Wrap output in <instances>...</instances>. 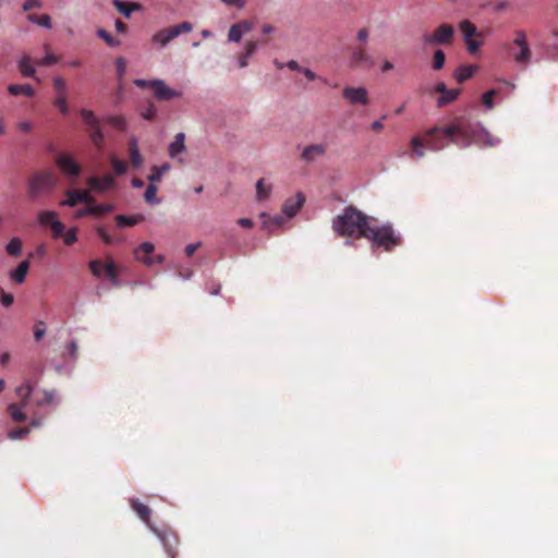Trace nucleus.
<instances>
[{
	"mask_svg": "<svg viewBox=\"0 0 558 558\" xmlns=\"http://www.w3.org/2000/svg\"><path fill=\"white\" fill-rule=\"evenodd\" d=\"M499 142L478 123L463 117L454 119L446 128H433L425 133V143L432 150H440L449 143L461 147H468L473 143L493 147Z\"/></svg>",
	"mask_w": 558,
	"mask_h": 558,
	"instance_id": "obj_1",
	"label": "nucleus"
},
{
	"mask_svg": "<svg viewBox=\"0 0 558 558\" xmlns=\"http://www.w3.org/2000/svg\"><path fill=\"white\" fill-rule=\"evenodd\" d=\"M373 218L354 206H348L332 221V229L339 236L364 238V232Z\"/></svg>",
	"mask_w": 558,
	"mask_h": 558,
	"instance_id": "obj_2",
	"label": "nucleus"
},
{
	"mask_svg": "<svg viewBox=\"0 0 558 558\" xmlns=\"http://www.w3.org/2000/svg\"><path fill=\"white\" fill-rule=\"evenodd\" d=\"M373 220L364 232V238L372 242V247H381L387 252H390L393 247L399 246L402 242L400 234L396 233L391 225H374Z\"/></svg>",
	"mask_w": 558,
	"mask_h": 558,
	"instance_id": "obj_3",
	"label": "nucleus"
},
{
	"mask_svg": "<svg viewBox=\"0 0 558 558\" xmlns=\"http://www.w3.org/2000/svg\"><path fill=\"white\" fill-rule=\"evenodd\" d=\"M134 84L140 88H150L153 90V95L157 100L165 101L171 100L174 98L182 97V93L180 90L170 88L165 81L156 78L151 81L136 78Z\"/></svg>",
	"mask_w": 558,
	"mask_h": 558,
	"instance_id": "obj_4",
	"label": "nucleus"
},
{
	"mask_svg": "<svg viewBox=\"0 0 558 558\" xmlns=\"http://www.w3.org/2000/svg\"><path fill=\"white\" fill-rule=\"evenodd\" d=\"M56 185L57 179L51 171L37 172L29 180V196L32 198H37L41 194L51 191Z\"/></svg>",
	"mask_w": 558,
	"mask_h": 558,
	"instance_id": "obj_5",
	"label": "nucleus"
},
{
	"mask_svg": "<svg viewBox=\"0 0 558 558\" xmlns=\"http://www.w3.org/2000/svg\"><path fill=\"white\" fill-rule=\"evenodd\" d=\"M192 29L193 26L191 23L182 22L172 27L163 28L155 33L151 37V41L163 48L179 35L190 33Z\"/></svg>",
	"mask_w": 558,
	"mask_h": 558,
	"instance_id": "obj_6",
	"label": "nucleus"
},
{
	"mask_svg": "<svg viewBox=\"0 0 558 558\" xmlns=\"http://www.w3.org/2000/svg\"><path fill=\"white\" fill-rule=\"evenodd\" d=\"M454 38V28L450 24H441L433 33L423 35V41L426 45H451Z\"/></svg>",
	"mask_w": 558,
	"mask_h": 558,
	"instance_id": "obj_7",
	"label": "nucleus"
},
{
	"mask_svg": "<svg viewBox=\"0 0 558 558\" xmlns=\"http://www.w3.org/2000/svg\"><path fill=\"white\" fill-rule=\"evenodd\" d=\"M81 117L84 123L87 125L90 141L96 147L101 148L104 142V133L100 128L99 119L92 110L88 109H82Z\"/></svg>",
	"mask_w": 558,
	"mask_h": 558,
	"instance_id": "obj_8",
	"label": "nucleus"
},
{
	"mask_svg": "<svg viewBox=\"0 0 558 558\" xmlns=\"http://www.w3.org/2000/svg\"><path fill=\"white\" fill-rule=\"evenodd\" d=\"M515 38L513 39V46H517L519 50L513 52V59L519 64H527L532 57V51L529 47L526 35L523 31H515Z\"/></svg>",
	"mask_w": 558,
	"mask_h": 558,
	"instance_id": "obj_9",
	"label": "nucleus"
},
{
	"mask_svg": "<svg viewBox=\"0 0 558 558\" xmlns=\"http://www.w3.org/2000/svg\"><path fill=\"white\" fill-rule=\"evenodd\" d=\"M155 251V245L151 242H143L134 251V256L137 260L142 262L146 266H153L155 264H162L165 262L163 255L151 256Z\"/></svg>",
	"mask_w": 558,
	"mask_h": 558,
	"instance_id": "obj_10",
	"label": "nucleus"
},
{
	"mask_svg": "<svg viewBox=\"0 0 558 558\" xmlns=\"http://www.w3.org/2000/svg\"><path fill=\"white\" fill-rule=\"evenodd\" d=\"M56 165L60 169V171L69 178H77L82 172L81 165L75 160V158L70 155L62 153L58 155L56 159Z\"/></svg>",
	"mask_w": 558,
	"mask_h": 558,
	"instance_id": "obj_11",
	"label": "nucleus"
},
{
	"mask_svg": "<svg viewBox=\"0 0 558 558\" xmlns=\"http://www.w3.org/2000/svg\"><path fill=\"white\" fill-rule=\"evenodd\" d=\"M275 32V27L270 24H264L260 29V36L256 39L246 40V59L253 54L259 46L266 45L270 40V35Z\"/></svg>",
	"mask_w": 558,
	"mask_h": 558,
	"instance_id": "obj_12",
	"label": "nucleus"
},
{
	"mask_svg": "<svg viewBox=\"0 0 558 558\" xmlns=\"http://www.w3.org/2000/svg\"><path fill=\"white\" fill-rule=\"evenodd\" d=\"M342 96L352 105L367 106L369 104L368 93L365 87L347 86L342 90Z\"/></svg>",
	"mask_w": 558,
	"mask_h": 558,
	"instance_id": "obj_13",
	"label": "nucleus"
},
{
	"mask_svg": "<svg viewBox=\"0 0 558 558\" xmlns=\"http://www.w3.org/2000/svg\"><path fill=\"white\" fill-rule=\"evenodd\" d=\"M328 150V144L327 143H315L311 144L304 147V149L301 153V160L310 163L314 162L316 159L322 158L326 155Z\"/></svg>",
	"mask_w": 558,
	"mask_h": 558,
	"instance_id": "obj_14",
	"label": "nucleus"
},
{
	"mask_svg": "<svg viewBox=\"0 0 558 558\" xmlns=\"http://www.w3.org/2000/svg\"><path fill=\"white\" fill-rule=\"evenodd\" d=\"M435 92L440 95L437 100L438 107H444L454 101L460 95L461 89H448L445 83L439 82L435 85Z\"/></svg>",
	"mask_w": 558,
	"mask_h": 558,
	"instance_id": "obj_15",
	"label": "nucleus"
},
{
	"mask_svg": "<svg viewBox=\"0 0 558 558\" xmlns=\"http://www.w3.org/2000/svg\"><path fill=\"white\" fill-rule=\"evenodd\" d=\"M86 183L90 190L100 192V193L107 192V191L113 189L116 185V181L111 174H106L102 178H99L96 175L90 177L87 179Z\"/></svg>",
	"mask_w": 558,
	"mask_h": 558,
	"instance_id": "obj_16",
	"label": "nucleus"
},
{
	"mask_svg": "<svg viewBox=\"0 0 558 558\" xmlns=\"http://www.w3.org/2000/svg\"><path fill=\"white\" fill-rule=\"evenodd\" d=\"M158 536L163 545V548L169 558H177L178 550L177 547L179 545L178 536L172 532H163L158 533Z\"/></svg>",
	"mask_w": 558,
	"mask_h": 558,
	"instance_id": "obj_17",
	"label": "nucleus"
},
{
	"mask_svg": "<svg viewBox=\"0 0 558 558\" xmlns=\"http://www.w3.org/2000/svg\"><path fill=\"white\" fill-rule=\"evenodd\" d=\"M304 202V195L302 193H296L295 196L290 197L284 202L282 206V213L284 216H287V218L291 219L303 207Z\"/></svg>",
	"mask_w": 558,
	"mask_h": 558,
	"instance_id": "obj_18",
	"label": "nucleus"
},
{
	"mask_svg": "<svg viewBox=\"0 0 558 558\" xmlns=\"http://www.w3.org/2000/svg\"><path fill=\"white\" fill-rule=\"evenodd\" d=\"M351 62L355 66L373 68L375 65V61L362 47H357L352 50Z\"/></svg>",
	"mask_w": 558,
	"mask_h": 558,
	"instance_id": "obj_19",
	"label": "nucleus"
},
{
	"mask_svg": "<svg viewBox=\"0 0 558 558\" xmlns=\"http://www.w3.org/2000/svg\"><path fill=\"white\" fill-rule=\"evenodd\" d=\"M262 218V227L264 230L268 231V233H272L276 229L282 228L289 218L282 217L281 215H276L274 217H269L266 214L260 215Z\"/></svg>",
	"mask_w": 558,
	"mask_h": 558,
	"instance_id": "obj_20",
	"label": "nucleus"
},
{
	"mask_svg": "<svg viewBox=\"0 0 558 558\" xmlns=\"http://www.w3.org/2000/svg\"><path fill=\"white\" fill-rule=\"evenodd\" d=\"M255 198L258 203L267 201L272 192V184L265 178L259 179L255 184Z\"/></svg>",
	"mask_w": 558,
	"mask_h": 558,
	"instance_id": "obj_21",
	"label": "nucleus"
},
{
	"mask_svg": "<svg viewBox=\"0 0 558 558\" xmlns=\"http://www.w3.org/2000/svg\"><path fill=\"white\" fill-rule=\"evenodd\" d=\"M113 7L125 17H130L132 12L142 9V5L137 2H124L121 0H112Z\"/></svg>",
	"mask_w": 558,
	"mask_h": 558,
	"instance_id": "obj_22",
	"label": "nucleus"
},
{
	"mask_svg": "<svg viewBox=\"0 0 558 558\" xmlns=\"http://www.w3.org/2000/svg\"><path fill=\"white\" fill-rule=\"evenodd\" d=\"M34 387L29 383V380H25L22 385H20L15 392L20 398V403L22 407H27L29 403L31 396L33 393Z\"/></svg>",
	"mask_w": 558,
	"mask_h": 558,
	"instance_id": "obj_23",
	"label": "nucleus"
},
{
	"mask_svg": "<svg viewBox=\"0 0 558 558\" xmlns=\"http://www.w3.org/2000/svg\"><path fill=\"white\" fill-rule=\"evenodd\" d=\"M185 150V135L184 133H178L174 141L169 145V156L175 158Z\"/></svg>",
	"mask_w": 558,
	"mask_h": 558,
	"instance_id": "obj_24",
	"label": "nucleus"
},
{
	"mask_svg": "<svg viewBox=\"0 0 558 558\" xmlns=\"http://www.w3.org/2000/svg\"><path fill=\"white\" fill-rule=\"evenodd\" d=\"M28 270H29V260L28 259L23 260L19 264V266L14 270L11 271V274H10L11 279L15 283L21 284L25 281Z\"/></svg>",
	"mask_w": 558,
	"mask_h": 558,
	"instance_id": "obj_25",
	"label": "nucleus"
},
{
	"mask_svg": "<svg viewBox=\"0 0 558 558\" xmlns=\"http://www.w3.org/2000/svg\"><path fill=\"white\" fill-rule=\"evenodd\" d=\"M477 71V65H461L459 66L453 76L454 78L457 80L458 83H463L465 81H468L469 78H471L475 72Z\"/></svg>",
	"mask_w": 558,
	"mask_h": 558,
	"instance_id": "obj_26",
	"label": "nucleus"
},
{
	"mask_svg": "<svg viewBox=\"0 0 558 558\" xmlns=\"http://www.w3.org/2000/svg\"><path fill=\"white\" fill-rule=\"evenodd\" d=\"M129 153L131 163L136 168L141 167L143 163V157L140 153L137 141L134 137L129 142Z\"/></svg>",
	"mask_w": 558,
	"mask_h": 558,
	"instance_id": "obj_27",
	"label": "nucleus"
},
{
	"mask_svg": "<svg viewBox=\"0 0 558 558\" xmlns=\"http://www.w3.org/2000/svg\"><path fill=\"white\" fill-rule=\"evenodd\" d=\"M8 92L12 96L24 95L33 97L35 95V89L28 84H11L8 86Z\"/></svg>",
	"mask_w": 558,
	"mask_h": 558,
	"instance_id": "obj_28",
	"label": "nucleus"
},
{
	"mask_svg": "<svg viewBox=\"0 0 558 558\" xmlns=\"http://www.w3.org/2000/svg\"><path fill=\"white\" fill-rule=\"evenodd\" d=\"M459 28L464 37V40L473 39V37L480 36L476 26L469 20H463L459 24Z\"/></svg>",
	"mask_w": 558,
	"mask_h": 558,
	"instance_id": "obj_29",
	"label": "nucleus"
},
{
	"mask_svg": "<svg viewBox=\"0 0 558 558\" xmlns=\"http://www.w3.org/2000/svg\"><path fill=\"white\" fill-rule=\"evenodd\" d=\"M26 408L27 407H22V404L19 403H11L8 407V413L14 422L23 423L26 421V414L24 413V409Z\"/></svg>",
	"mask_w": 558,
	"mask_h": 558,
	"instance_id": "obj_30",
	"label": "nucleus"
},
{
	"mask_svg": "<svg viewBox=\"0 0 558 558\" xmlns=\"http://www.w3.org/2000/svg\"><path fill=\"white\" fill-rule=\"evenodd\" d=\"M143 220H144V217L142 215H137V216L118 215L116 217V223H117V227H119V228L133 227Z\"/></svg>",
	"mask_w": 558,
	"mask_h": 558,
	"instance_id": "obj_31",
	"label": "nucleus"
},
{
	"mask_svg": "<svg viewBox=\"0 0 558 558\" xmlns=\"http://www.w3.org/2000/svg\"><path fill=\"white\" fill-rule=\"evenodd\" d=\"M19 70L25 77H35V69L32 65L31 58L28 56H23L19 60Z\"/></svg>",
	"mask_w": 558,
	"mask_h": 558,
	"instance_id": "obj_32",
	"label": "nucleus"
},
{
	"mask_svg": "<svg viewBox=\"0 0 558 558\" xmlns=\"http://www.w3.org/2000/svg\"><path fill=\"white\" fill-rule=\"evenodd\" d=\"M132 508L133 510L136 512V514L145 522V523H149V519H150V509L148 506L137 501V500H133L132 501Z\"/></svg>",
	"mask_w": 558,
	"mask_h": 558,
	"instance_id": "obj_33",
	"label": "nucleus"
},
{
	"mask_svg": "<svg viewBox=\"0 0 558 558\" xmlns=\"http://www.w3.org/2000/svg\"><path fill=\"white\" fill-rule=\"evenodd\" d=\"M170 169L169 163H163L161 166H154L150 170V174L148 175V181L150 183H158L161 180V177L168 172Z\"/></svg>",
	"mask_w": 558,
	"mask_h": 558,
	"instance_id": "obj_34",
	"label": "nucleus"
},
{
	"mask_svg": "<svg viewBox=\"0 0 558 558\" xmlns=\"http://www.w3.org/2000/svg\"><path fill=\"white\" fill-rule=\"evenodd\" d=\"M96 232H97L98 236L107 245L118 244V243H121L123 241L122 238L113 236V235L109 234L108 231L106 230V228H104L101 226L96 228Z\"/></svg>",
	"mask_w": 558,
	"mask_h": 558,
	"instance_id": "obj_35",
	"label": "nucleus"
},
{
	"mask_svg": "<svg viewBox=\"0 0 558 558\" xmlns=\"http://www.w3.org/2000/svg\"><path fill=\"white\" fill-rule=\"evenodd\" d=\"M96 232H97L98 236L107 245L118 244V243H121L123 241L122 238L113 236V235L109 234L108 231L106 230V228H104L101 226L96 228Z\"/></svg>",
	"mask_w": 558,
	"mask_h": 558,
	"instance_id": "obj_36",
	"label": "nucleus"
},
{
	"mask_svg": "<svg viewBox=\"0 0 558 558\" xmlns=\"http://www.w3.org/2000/svg\"><path fill=\"white\" fill-rule=\"evenodd\" d=\"M37 219L41 226L50 227L53 222L58 220V214L52 210H43L38 213Z\"/></svg>",
	"mask_w": 558,
	"mask_h": 558,
	"instance_id": "obj_37",
	"label": "nucleus"
},
{
	"mask_svg": "<svg viewBox=\"0 0 558 558\" xmlns=\"http://www.w3.org/2000/svg\"><path fill=\"white\" fill-rule=\"evenodd\" d=\"M78 204H81V202H80V195H78L77 190L65 191V199L60 202L61 206H66V207H75Z\"/></svg>",
	"mask_w": 558,
	"mask_h": 558,
	"instance_id": "obj_38",
	"label": "nucleus"
},
{
	"mask_svg": "<svg viewBox=\"0 0 558 558\" xmlns=\"http://www.w3.org/2000/svg\"><path fill=\"white\" fill-rule=\"evenodd\" d=\"M8 255L17 257L22 253V241L19 238H13L5 246Z\"/></svg>",
	"mask_w": 558,
	"mask_h": 558,
	"instance_id": "obj_39",
	"label": "nucleus"
},
{
	"mask_svg": "<svg viewBox=\"0 0 558 558\" xmlns=\"http://www.w3.org/2000/svg\"><path fill=\"white\" fill-rule=\"evenodd\" d=\"M243 29H244V23H242V22L232 25L229 31V35H228L229 41H234V43L240 41L242 38Z\"/></svg>",
	"mask_w": 558,
	"mask_h": 558,
	"instance_id": "obj_40",
	"label": "nucleus"
},
{
	"mask_svg": "<svg viewBox=\"0 0 558 558\" xmlns=\"http://www.w3.org/2000/svg\"><path fill=\"white\" fill-rule=\"evenodd\" d=\"M104 271L114 284L118 283V268L112 260L104 263Z\"/></svg>",
	"mask_w": 558,
	"mask_h": 558,
	"instance_id": "obj_41",
	"label": "nucleus"
},
{
	"mask_svg": "<svg viewBox=\"0 0 558 558\" xmlns=\"http://www.w3.org/2000/svg\"><path fill=\"white\" fill-rule=\"evenodd\" d=\"M114 209V206L111 204H93L92 205V213L94 217H100L102 215H106L108 213H111Z\"/></svg>",
	"mask_w": 558,
	"mask_h": 558,
	"instance_id": "obj_42",
	"label": "nucleus"
},
{
	"mask_svg": "<svg viewBox=\"0 0 558 558\" xmlns=\"http://www.w3.org/2000/svg\"><path fill=\"white\" fill-rule=\"evenodd\" d=\"M446 61L445 52L440 49H437L433 54V69L439 71L444 68Z\"/></svg>",
	"mask_w": 558,
	"mask_h": 558,
	"instance_id": "obj_43",
	"label": "nucleus"
},
{
	"mask_svg": "<svg viewBox=\"0 0 558 558\" xmlns=\"http://www.w3.org/2000/svg\"><path fill=\"white\" fill-rule=\"evenodd\" d=\"M28 20L37 23L39 26L50 28L51 27V19L48 14L37 15V14H31L28 15Z\"/></svg>",
	"mask_w": 558,
	"mask_h": 558,
	"instance_id": "obj_44",
	"label": "nucleus"
},
{
	"mask_svg": "<svg viewBox=\"0 0 558 558\" xmlns=\"http://www.w3.org/2000/svg\"><path fill=\"white\" fill-rule=\"evenodd\" d=\"M97 35L106 41V44L110 47H118L120 46L121 41L117 38H114L110 33L107 31L100 28L97 31Z\"/></svg>",
	"mask_w": 558,
	"mask_h": 558,
	"instance_id": "obj_45",
	"label": "nucleus"
},
{
	"mask_svg": "<svg viewBox=\"0 0 558 558\" xmlns=\"http://www.w3.org/2000/svg\"><path fill=\"white\" fill-rule=\"evenodd\" d=\"M157 195V186H156V183H150L148 184L145 193H144V198L147 203L149 204H154V203H159V201L157 199L156 197Z\"/></svg>",
	"mask_w": 558,
	"mask_h": 558,
	"instance_id": "obj_46",
	"label": "nucleus"
},
{
	"mask_svg": "<svg viewBox=\"0 0 558 558\" xmlns=\"http://www.w3.org/2000/svg\"><path fill=\"white\" fill-rule=\"evenodd\" d=\"M54 401V391L45 390L40 398H37L35 403L37 407H44L46 404H51Z\"/></svg>",
	"mask_w": 558,
	"mask_h": 558,
	"instance_id": "obj_47",
	"label": "nucleus"
},
{
	"mask_svg": "<svg viewBox=\"0 0 558 558\" xmlns=\"http://www.w3.org/2000/svg\"><path fill=\"white\" fill-rule=\"evenodd\" d=\"M111 166H112L114 172L119 175H122L128 171L126 162L118 159L117 157L111 158Z\"/></svg>",
	"mask_w": 558,
	"mask_h": 558,
	"instance_id": "obj_48",
	"label": "nucleus"
},
{
	"mask_svg": "<svg viewBox=\"0 0 558 558\" xmlns=\"http://www.w3.org/2000/svg\"><path fill=\"white\" fill-rule=\"evenodd\" d=\"M411 147L414 155H416L418 158L424 157L425 154L423 149V141L418 136H414L411 140Z\"/></svg>",
	"mask_w": 558,
	"mask_h": 558,
	"instance_id": "obj_49",
	"label": "nucleus"
},
{
	"mask_svg": "<svg viewBox=\"0 0 558 558\" xmlns=\"http://www.w3.org/2000/svg\"><path fill=\"white\" fill-rule=\"evenodd\" d=\"M31 432L29 427H15L8 433L10 439H21Z\"/></svg>",
	"mask_w": 558,
	"mask_h": 558,
	"instance_id": "obj_50",
	"label": "nucleus"
},
{
	"mask_svg": "<svg viewBox=\"0 0 558 558\" xmlns=\"http://www.w3.org/2000/svg\"><path fill=\"white\" fill-rule=\"evenodd\" d=\"M53 105L60 110V112L64 116H66L70 111L66 95L65 96H57V98L53 101Z\"/></svg>",
	"mask_w": 558,
	"mask_h": 558,
	"instance_id": "obj_51",
	"label": "nucleus"
},
{
	"mask_svg": "<svg viewBox=\"0 0 558 558\" xmlns=\"http://www.w3.org/2000/svg\"><path fill=\"white\" fill-rule=\"evenodd\" d=\"M107 121L112 126L119 129V130H125L126 128V120L122 116H111L107 118Z\"/></svg>",
	"mask_w": 558,
	"mask_h": 558,
	"instance_id": "obj_52",
	"label": "nucleus"
},
{
	"mask_svg": "<svg viewBox=\"0 0 558 558\" xmlns=\"http://www.w3.org/2000/svg\"><path fill=\"white\" fill-rule=\"evenodd\" d=\"M53 87L57 93V96L66 95V84L62 77L58 76L53 80Z\"/></svg>",
	"mask_w": 558,
	"mask_h": 558,
	"instance_id": "obj_53",
	"label": "nucleus"
},
{
	"mask_svg": "<svg viewBox=\"0 0 558 558\" xmlns=\"http://www.w3.org/2000/svg\"><path fill=\"white\" fill-rule=\"evenodd\" d=\"M89 269L95 277H100L104 271V263L100 259L89 262Z\"/></svg>",
	"mask_w": 558,
	"mask_h": 558,
	"instance_id": "obj_54",
	"label": "nucleus"
},
{
	"mask_svg": "<svg viewBox=\"0 0 558 558\" xmlns=\"http://www.w3.org/2000/svg\"><path fill=\"white\" fill-rule=\"evenodd\" d=\"M80 195V202L92 206L95 203L94 196L90 194V190H77Z\"/></svg>",
	"mask_w": 558,
	"mask_h": 558,
	"instance_id": "obj_55",
	"label": "nucleus"
},
{
	"mask_svg": "<svg viewBox=\"0 0 558 558\" xmlns=\"http://www.w3.org/2000/svg\"><path fill=\"white\" fill-rule=\"evenodd\" d=\"M156 113H157V109H156V106L151 102H149L142 111H141V116L145 119V120H153L155 117H156Z\"/></svg>",
	"mask_w": 558,
	"mask_h": 558,
	"instance_id": "obj_56",
	"label": "nucleus"
},
{
	"mask_svg": "<svg viewBox=\"0 0 558 558\" xmlns=\"http://www.w3.org/2000/svg\"><path fill=\"white\" fill-rule=\"evenodd\" d=\"M52 236L60 238L63 235L65 226L59 219L50 226Z\"/></svg>",
	"mask_w": 558,
	"mask_h": 558,
	"instance_id": "obj_57",
	"label": "nucleus"
},
{
	"mask_svg": "<svg viewBox=\"0 0 558 558\" xmlns=\"http://www.w3.org/2000/svg\"><path fill=\"white\" fill-rule=\"evenodd\" d=\"M64 244L65 245H72L77 241V232L76 228H72L68 230L65 233H63Z\"/></svg>",
	"mask_w": 558,
	"mask_h": 558,
	"instance_id": "obj_58",
	"label": "nucleus"
},
{
	"mask_svg": "<svg viewBox=\"0 0 558 558\" xmlns=\"http://www.w3.org/2000/svg\"><path fill=\"white\" fill-rule=\"evenodd\" d=\"M59 61V58L52 53H47L43 59L38 60L36 64L41 66H49Z\"/></svg>",
	"mask_w": 558,
	"mask_h": 558,
	"instance_id": "obj_59",
	"label": "nucleus"
},
{
	"mask_svg": "<svg viewBox=\"0 0 558 558\" xmlns=\"http://www.w3.org/2000/svg\"><path fill=\"white\" fill-rule=\"evenodd\" d=\"M496 94L497 92L495 89H490L483 95V104L488 109H492L494 107V97Z\"/></svg>",
	"mask_w": 558,
	"mask_h": 558,
	"instance_id": "obj_60",
	"label": "nucleus"
},
{
	"mask_svg": "<svg viewBox=\"0 0 558 558\" xmlns=\"http://www.w3.org/2000/svg\"><path fill=\"white\" fill-rule=\"evenodd\" d=\"M14 298L12 294L4 292L2 289L0 290V302L3 306L9 307L12 305Z\"/></svg>",
	"mask_w": 558,
	"mask_h": 558,
	"instance_id": "obj_61",
	"label": "nucleus"
},
{
	"mask_svg": "<svg viewBox=\"0 0 558 558\" xmlns=\"http://www.w3.org/2000/svg\"><path fill=\"white\" fill-rule=\"evenodd\" d=\"M116 65H117L118 76L121 78L125 74V71H126L125 60L123 58L119 57L116 60Z\"/></svg>",
	"mask_w": 558,
	"mask_h": 558,
	"instance_id": "obj_62",
	"label": "nucleus"
},
{
	"mask_svg": "<svg viewBox=\"0 0 558 558\" xmlns=\"http://www.w3.org/2000/svg\"><path fill=\"white\" fill-rule=\"evenodd\" d=\"M40 5H41L40 0H25V2L23 4V10L26 12V11H29L35 8H40Z\"/></svg>",
	"mask_w": 558,
	"mask_h": 558,
	"instance_id": "obj_63",
	"label": "nucleus"
},
{
	"mask_svg": "<svg viewBox=\"0 0 558 558\" xmlns=\"http://www.w3.org/2000/svg\"><path fill=\"white\" fill-rule=\"evenodd\" d=\"M466 45H468V49L471 53H475L480 46L482 45L481 41H477V40H474V39H469V40H465Z\"/></svg>",
	"mask_w": 558,
	"mask_h": 558,
	"instance_id": "obj_64",
	"label": "nucleus"
}]
</instances>
